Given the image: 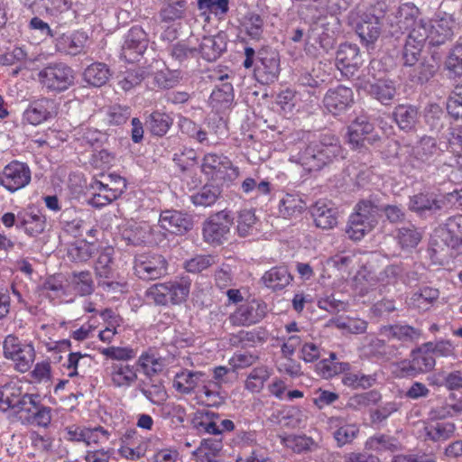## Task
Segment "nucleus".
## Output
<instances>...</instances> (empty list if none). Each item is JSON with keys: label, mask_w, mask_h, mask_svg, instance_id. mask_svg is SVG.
Here are the masks:
<instances>
[{"label": "nucleus", "mask_w": 462, "mask_h": 462, "mask_svg": "<svg viewBox=\"0 0 462 462\" xmlns=\"http://www.w3.org/2000/svg\"><path fill=\"white\" fill-rule=\"evenodd\" d=\"M344 157L339 139L326 134L310 141L296 154L291 155L290 160L308 171H317Z\"/></svg>", "instance_id": "nucleus-1"}, {"label": "nucleus", "mask_w": 462, "mask_h": 462, "mask_svg": "<svg viewBox=\"0 0 462 462\" xmlns=\"http://www.w3.org/2000/svg\"><path fill=\"white\" fill-rule=\"evenodd\" d=\"M344 157L339 139L326 134L310 141L296 154L291 155L290 160L308 171H317Z\"/></svg>", "instance_id": "nucleus-2"}, {"label": "nucleus", "mask_w": 462, "mask_h": 462, "mask_svg": "<svg viewBox=\"0 0 462 462\" xmlns=\"http://www.w3.org/2000/svg\"><path fill=\"white\" fill-rule=\"evenodd\" d=\"M191 281L188 277H175L150 286L145 291L148 302L155 306L170 307L186 301L190 291Z\"/></svg>", "instance_id": "nucleus-3"}, {"label": "nucleus", "mask_w": 462, "mask_h": 462, "mask_svg": "<svg viewBox=\"0 0 462 462\" xmlns=\"http://www.w3.org/2000/svg\"><path fill=\"white\" fill-rule=\"evenodd\" d=\"M379 208L369 199L359 201L350 214L346 234L353 241H360L370 233L377 223Z\"/></svg>", "instance_id": "nucleus-4"}, {"label": "nucleus", "mask_w": 462, "mask_h": 462, "mask_svg": "<svg viewBox=\"0 0 462 462\" xmlns=\"http://www.w3.org/2000/svg\"><path fill=\"white\" fill-rule=\"evenodd\" d=\"M38 81L46 92L61 93L75 81V72L64 62H51L38 72Z\"/></svg>", "instance_id": "nucleus-5"}, {"label": "nucleus", "mask_w": 462, "mask_h": 462, "mask_svg": "<svg viewBox=\"0 0 462 462\" xmlns=\"http://www.w3.org/2000/svg\"><path fill=\"white\" fill-rule=\"evenodd\" d=\"M3 355L5 358L14 363V369L20 373L29 371L35 360L33 345L21 340L13 334L6 336L4 339Z\"/></svg>", "instance_id": "nucleus-6"}, {"label": "nucleus", "mask_w": 462, "mask_h": 462, "mask_svg": "<svg viewBox=\"0 0 462 462\" xmlns=\"http://www.w3.org/2000/svg\"><path fill=\"white\" fill-rule=\"evenodd\" d=\"M166 259L157 254L143 253L135 255L134 261V274L143 281L156 280L167 273Z\"/></svg>", "instance_id": "nucleus-7"}, {"label": "nucleus", "mask_w": 462, "mask_h": 462, "mask_svg": "<svg viewBox=\"0 0 462 462\" xmlns=\"http://www.w3.org/2000/svg\"><path fill=\"white\" fill-rule=\"evenodd\" d=\"M151 439L138 433L135 429H126L119 437L118 454L127 460L143 458L150 446Z\"/></svg>", "instance_id": "nucleus-8"}, {"label": "nucleus", "mask_w": 462, "mask_h": 462, "mask_svg": "<svg viewBox=\"0 0 462 462\" xmlns=\"http://www.w3.org/2000/svg\"><path fill=\"white\" fill-rule=\"evenodd\" d=\"M231 225L232 219L228 213L219 211L203 224L204 240L210 245H222L228 238Z\"/></svg>", "instance_id": "nucleus-9"}, {"label": "nucleus", "mask_w": 462, "mask_h": 462, "mask_svg": "<svg viewBox=\"0 0 462 462\" xmlns=\"http://www.w3.org/2000/svg\"><path fill=\"white\" fill-rule=\"evenodd\" d=\"M280 56L273 50L263 49L258 52L254 75L262 84L274 82L280 74Z\"/></svg>", "instance_id": "nucleus-10"}, {"label": "nucleus", "mask_w": 462, "mask_h": 462, "mask_svg": "<svg viewBox=\"0 0 462 462\" xmlns=\"http://www.w3.org/2000/svg\"><path fill=\"white\" fill-rule=\"evenodd\" d=\"M31 181V170L26 163L13 161L0 174V183L10 192H15L26 187Z\"/></svg>", "instance_id": "nucleus-11"}, {"label": "nucleus", "mask_w": 462, "mask_h": 462, "mask_svg": "<svg viewBox=\"0 0 462 462\" xmlns=\"http://www.w3.org/2000/svg\"><path fill=\"white\" fill-rule=\"evenodd\" d=\"M148 46L146 32L139 26L132 27L125 35L121 56L127 62H135L143 56Z\"/></svg>", "instance_id": "nucleus-12"}, {"label": "nucleus", "mask_w": 462, "mask_h": 462, "mask_svg": "<svg viewBox=\"0 0 462 462\" xmlns=\"http://www.w3.org/2000/svg\"><path fill=\"white\" fill-rule=\"evenodd\" d=\"M266 312V304L254 300L241 304L229 316V321L233 326H250L263 319Z\"/></svg>", "instance_id": "nucleus-13"}, {"label": "nucleus", "mask_w": 462, "mask_h": 462, "mask_svg": "<svg viewBox=\"0 0 462 462\" xmlns=\"http://www.w3.org/2000/svg\"><path fill=\"white\" fill-rule=\"evenodd\" d=\"M442 152L433 137L423 136L411 148V163L415 168H421L425 164L435 162Z\"/></svg>", "instance_id": "nucleus-14"}, {"label": "nucleus", "mask_w": 462, "mask_h": 462, "mask_svg": "<svg viewBox=\"0 0 462 462\" xmlns=\"http://www.w3.org/2000/svg\"><path fill=\"white\" fill-rule=\"evenodd\" d=\"M354 103V93L350 88L338 86L330 88L323 98L326 109L334 116L344 113Z\"/></svg>", "instance_id": "nucleus-15"}, {"label": "nucleus", "mask_w": 462, "mask_h": 462, "mask_svg": "<svg viewBox=\"0 0 462 462\" xmlns=\"http://www.w3.org/2000/svg\"><path fill=\"white\" fill-rule=\"evenodd\" d=\"M114 254V248L106 246L98 252V255L95 261V274L98 284L102 287L112 288L114 285V282L111 281L115 277Z\"/></svg>", "instance_id": "nucleus-16"}, {"label": "nucleus", "mask_w": 462, "mask_h": 462, "mask_svg": "<svg viewBox=\"0 0 462 462\" xmlns=\"http://www.w3.org/2000/svg\"><path fill=\"white\" fill-rule=\"evenodd\" d=\"M46 226V217L35 207H27L18 211V228L32 237L41 235Z\"/></svg>", "instance_id": "nucleus-17"}, {"label": "nucleus", "mask_w": 462, "mask_h": 462, "mask_svg": "<svg viewBox=\"0 0 462 462\" xmlns=\"http://www.w3.org/2000/svg\"><path fill=\"white\" fill-rule=\"evenodd\" d=\"M106 372L111 384L116 388H130L138 379L137 368L128 363H112Z\"/></svg>", "instance_id": "nucleus-18"}, {"label": "nucleus", "mask_w": 462, "mask_h": 462, "mask_svg": "<svg viewBox=\"0 0 462 462\" xmlns=\"http://www.w3.org/2000/svg\"><path fill=\"white\" fill-rule=\"evenodd\" d=\"M362 63L359 48L356 44L343 43L339 46L337 51L336 64L342 73L353 75Z\"/></svg>", "instance_id": "nucleus-19"}, {"label": "nucleus", "mask_w": 462, "mask_h": 462, "mask_svg": "<svg viewBox=\"0 0 462 462\" xmlns=\"http://www.w3.org/2000/svg\"><path fill=\"white\" fill-rule=\"evenodd\" d=\"M226 49V36L217 33L212 36H204L199 40L197 55L208 62L216 61Z\"/></svg>", "instance_id": "nucleus-20"}, {"label": "nucleus", "mask_w": 462, "mask_h": 462, "mask_svg": "<svg viewBox=\"0 0 462 462\" xmlns=\"http://www.w3.org/2000/svg\"><path fill=\"white\" fill-rule=\"evenodd\" d=\"M328 423L337 445L340 448L350 444L359 433V427L355 423H347L343 417H331Z\"/></svg>", "instance_id": "nucleus-21"}, {"label": "nucleus", "mask_w": 462, "mask_h": 462, "mask_svg": "<svg viewBox=\"0 0 462 462\" xmlns=\"http://www.w3.org/2000/svg\"><path fill=\"white\" fill-rule=\"evenodd\" d=\"M202 171L209 175L211 177L214 174L218 172L222 173L227 170L231 172L228 174L230 179L236 178L239 175V169L236 166H234L231 161L224 155H219L217 153H208L203 158V162L201 165Z\"/></svg>", "instance_id": "nucleus-22"}, {"label": "nucleus", "mask_w": 462, "mask_h": 462, "mask_svg": "<svg viewBox=\"0 0 462 462\" xmlns=\"http://www.w3.org/2000/svg\"><path fill=\"white\" fill-rule=\"evenodd\" d=\"M159 224L162 229L175 235L183 234L192 226L188 216L177 210L162 211L160 215Z\"/></svg>", "instance_id": "nucleus-23"}, {"label": "nucleus", "mask_w": 462, "mask_h": 462, "mask_svg": "<svg viewBox=\"0 0 462 462\" xmlns=\"http://www.w3.org/2000/svg\"><path fill=\"white\" fill-rule=\"evenodd\" d=\"M88 36L85 32L76 31L70 34H62L56 39V50L68 55H78L84 51Z\"/></svg>", "instance_id": "nucleus-24"}, {"label": "nucleus", "mask_w": 462, "mask_h": 462, "mask_svg": "<svg viewBox=\"0 0 462 462\" xmlns=\"http://www.w3.org/2000/svg\"><path fill=\"white\" fill-rule=\"evenodd\" d=\"M207 379L206 374L202 371L184 369L174 376L173 387L182 394H189L199 383H207Z\"/></svg>", "instance_id": "nucleus-25"}, {"label": "nucleus", "mask_w": 462, "mask_h": 462, "mask_svg": "<svg viewBox=\"0 0 462 462\" xmlns=\"http://www.w3.org/2000/svg\"><path fill=\"white\" fill-rule=\"evenodd\" d=\"M373 130L374 126L366 116H361L356 117L348 127L349 143L354 147L363 145L365 141L373 143L376 140L374 136H370Z\"/></svg>", "instance_id": "nucleus-26"}, {"label": "nucleus", "mask_w": 462, "mask_h": 462, "mask_svg": "<svg viewBox=\"0 0 462 462\" xmlns=\"http://www.w3.org/2000/svg\"><path fill=\"white\" fill-rule=\"evenodd\" d=\"M382 22L372 14H365L357 24L356 32L367 47L373 45L381 34Z\"/></svg>", "instance_id": "nucleus-27"}, {"label": "nucleus", "mask_w": 462, "mask_h": 462, "mask_svg": "<svg viewBox=\"0 0 462 462\" xmlns=\"http://www.w3.org/2000/svg\"><path fill=\"white\" fill-rule=\"evenodd\" d=\"M52 109V100L49 98L36 100L24 111L23 120L32 125H38L51 116Z\"/></svg>", "instance_id": "nucleus-28"}, {"label": "nucleus", "mask_w": 462, "mask_h": 462, "mask_svg": "<svg viewBox=\"0 0 462 462\" xmlns=\"http://www.w3.org/2000/svg\"><path fill=\"white\" fill-rule=\"evenodd\" d=\"M316 226L322 229H331L337 224V212L325 201H318L311 208Z\"/></svg>", "instance_id": "nucleus-29"}, {"label": "nucleus", "mask_w": 462, "mask_h": 462, "mask_svg": "<svg viewBox=\"0 0 462 462\" xmlns=\"http://www.w3.org/2000/svg\"><path fill=\"white\" fill-rule=\"evenodd\" d=\"M439 297V291L436 288L422 287L414 291L408 300V305L419 311L429 310Z\"/></svg>", "instance_id": "nucleus-30"}, {"label": "nucleus", "mask_w": 462, "mask_h": 462, "mask_svg": "<svg viewBox=\"0 0 462 462\" xmlns=\"http://www.w3.org/2000/svg\"><path fill=\"white\" fill-rule=\"evenodd\" d=\"M266 341V334L263 330L255 328L252 330H240L229 336V343L236 347H254Z\"/></svg>", "instance_id": "nucleus-31"}, {"label": "nucleus", "mask_w": 462, "mask_h": 462, "mask_svg": "<svg viewBox=\"0 0 462 462\" xmlns=\"http://www.w3.org/2000/svg\"><path fill=\"white\" fill-rule=\"evenodd\" d=\"M368 92L382 105L388 106L391 105L394 99L397 90L392 80L380 79L369 85Z\"/></svg>", "instance_id": "nucleus-32"}, {"label": "nucleus", "mask_w": 462, "mask_h": 462, "mask_svg": "<svg viewBox=\"0 0 462 462\" xmlns=\"http://www.w3.org/2000/svg\"><path fill=\"white\" fill-rule=\"evenodd\" d=\"M223 448L221 439H204L194 452L198 462H218Z\"/></svg>", "instance_id": "nucleus-33"}, {"label": "nucleus", "mask_w": 462, "mask_h": 462, "mask_svg": "<svg viewBox=\"0 0 462 462\" xmlns=\"http://www.w3.org/2000/svg\"><path fill=\"white\" fill-rule=\"evenodd\" d=\"M262 279L266 287L277 291L289 285L292 278L287 267L276 266L267 271Z\"/></svg>", "instance_id": "nucleus-34"}, {"label": "nucleus", "mask_w": 462, "mask_h": 462, "mask_svg": "<svg viewBox=\"0 0 462 462\" xmlns=\"http://www.w3.org/2000/svg\"><path fill=\"white\" fill-rule=\"evenodd\" d=\"M136 365L148 378L161 373L164 366L163 360L152 350L143 352L138 357Z\"/></svg>", "instance_id": "nucleus-35"}, {"label": "nucleus", "mask_w": 462, "mask_h": 462, "mask_svg": "<svg viewBox=\"0 0 462 462\" xmlns=\"http://www.w3.org/2000/svg\"><path fill=\"white\" fill-rule=\"evenodd\" d=\"M456 425L449 421H431L424 427L426 437L432 441H445L451 438Z\"/></svg>", "instance_id": "nucleus-36"}, {"label": "nucleus", "mask_w": 462, "mask_h": 462, "mask_svg": "<svg viewBox=\"0 0 462 462\" xmlns=\"http://www.w3.org/2000/svg\"><path fill=\"white\" fill-rule=\"evenodd\" d=\"M42 293L54 302H61L69 295V285L57 276L48 278L42 286Z\"/></svg>", "instance_id": "nucleus-37"}, {"label": "nucleus", "mask_w": 462, "mask_h": 462, "mask_svg": "<svg viewBox=\"0 0 462 462\" xmlns=\"http://www.w3.org/2000/svg\"><path fill=\"white\" fill-rule=\"evenodd\" d=\"M271 377V369L264 365L253 368L245 381V389L254 393H260Z\"/></svg>", "instance_id": "nucleus-38"}, {"label": "nucleus", "mask_w": 462, "mask_h": 462, "mask_svg": "<svg viewBox=\"0 0 462 462\" xmlns=\"http://www.w3.org/2000/svg\"><path fill=\"white\" fill-rule=\"evenodd\" d=\"M365 448L377 453L385 451L394 452L400 448V443L393 436L375 434L366 439Z\"/></svg>", "instance_id": "nucleus-39"}, {"label": "nucleus", "mask_w": 462, "mask_h": 462, "mask_svg": "<svg viewBox=\"0 0 462 462\" xmlns=\"http://www.w3.org/2000/svg\"><path fill=\"white\" fill-rule=\"evenodd\" d=\"M393 116L402 130L410 131L417 123L418 109L411 105H399L394 109Z\"/></svg>", "instance_id": "nucleus-40"}, {"label": "nucleus", "mask_w": 462, "mask_h": 462, "mask_svg": "<svg viewBox=\"0 0 462 462\" xmlns=\"http://www.w3.org/2000/svg\"><path fill=\"white\" fill-rule=\"evenodd\" d=\"M110 69L106 64L95 62L88 66L83 73L84 80L94 87H101L106 83Z\"/></svg>", "instance_id": "nucleus-41"}, {"label": "nucleus", "mask_w": 462, "mask_h": 462, "mask_svg": "<svg viewBox=\"0 0 462 462\" xmlns=\"http://www.w3.org/2000/svg\"><path fill=\"white\" fill-rule=\"evenodd\" d=\"M453 35L450 22L447 19L430 21V43L431 45H441Z\"/></svg>", "instance_id": "nucleus-42"}, {"label": "nucleus", "mask_w": 462, "mask_h": 462, "mask_svg": "<svg viewBox=\"0 0 462 462\" xmlns=\"http://www.w3.org/2000/svg\"><path fill=\"white\" fill-rule=\"evenodd\" d=\"M80 296L89 295L94 291V281L89 271L74 272L69 282V288Z\"/></svg>", "instance_id": "nucleus-43"}, {"label": "nucleus", "mask_w": 462, "mask_h": 462, "mask_svg": "<svg viewBox=\"0 0 462 462\" xmlns=\"http://www.w3.org/2000/svg\"><path fill=\"white\" fill-rule=\"evenodd\" d=\"M409 208L419 213L435 211L441 208V203L432 193H419L411 197Z\"/></svg>", "instance_id": "nucleus-44"}, {"label": "nucleus", "mask_w": 462, "mask_h": 462, "mask_svg": "<svg viewBox=\"0 0 462 462\" xmlns=\"http://www.w3.org/2000/svg\"><path fill=\"white\" fill-rule=\"evenodd\" d=\"M91 363L92 357L89 355L72 352L69 355L64 366L69 370L68 375L74 377L85 374L87 369L90 367Z\"/></svg>", "instance_id": "nucleus-45"}, {"label": "nucleus", "mask_w": 462, "mask_h": 462, "mask_svg": "<svg viewBox=\"0 0 462 462\" xmlns=\"http://www.w3.org/2000/svg\"><path fill=\"white\" fill-rule=\"evenodd\" d=\"M411 357L416 374L430 372L436 364L435 357L425 347V344L421 347L413 350Z\"/></svg>", "instance_id": "nucleus-46"}, {"label": "nucleus", "mask_w": 462, "mask_h": 462, "mask_svg": "<svg viewBox=\"0 0 462 462\" xmlns=\"http://www.w3.org/2000/svg\"><path fill=\"white\" fill-rule=\"evenodd\" d=\"M281 442L295 453L311 451L318 447L314 439L306 435L281 436Z\"/></svg>", "instance_id": "nucleus-47"}, {"label": "nucleus", "mask_w": 462, "mask_h": 462, "mask_svg": "<svg viewBox=\"0 0 462 462\" xmlns=\"http://www.w3.org/2000/svg\"><path fill=\"white\" fill-rule=\"evenodd\" d=\"M418 14L417 7L411 3H406L402 5L395 15H394V23L400 31H408L412 24L417 21L416 17ZM392 26H393V22L392 21Z\"/></svg>", "instance_id": "nucleus-48"}, {"label": "nucleus", "mask_w": 462, "mask_h": 462, "mask_svg": "<svg viewBox=\"0 0 462 462\" xmlns=\"http://www.w3.org/2000/svg\"><path fill=\"white\" fill-rule=\"evenodd\" d=\"M383 334L390 338L402 341H412L419 339L421 332L408 325H392L383 328Z\"/></svg>", "instance_id": "nucleus-49"}, {"label": "nucleus", "mask_w": 462, "mask_h": 462, "mask_svg": "<svg viewBox=\"0 0 462 462\" xmlns=\"http://www.w3.org/2000/svg\"><path fill=\"white\" fill-rule=\"evenodd\" d=\"M305 208V203L297 195L286 194L279 202V212L284 218L299 216Z\"/></svg>", "instance_id": "nucleus-50"}, {"label": "nucleus", "mask_w": 462, "mask_h": 462, "mask_svg": "<svg viewBox=\"0 0 462 462\" xmlns=\"http://www.w3.org/2000/svg\"><path fill=\"white\" fill-rule=\"evenodd\" d=\"M263 18L255 13H248L243 18L241 26L245 33L253 40H260L263 32Z\"/></svg>", "instance_id": "nucleus-51"}, {"label": "nucleus", "mask_w": 462, "mask_h": 462, "mask_svg": "<svg viewBox=\"0 0 462 462\" xmlns=\"http://www.w3.org/2000/svg\"><path fill=\"white\" fill-rule=\"evenodd\" d=\"M219 195L220 189L217 186L205 185L192 195L191 201L195 206L210 207L216 203Z\"/></svg>", "instance_id": "nucleus-52"}, {"label": "nucleus", "mask_w": 462, "mask_h": 462, "mask_svg": "<svg viewBox=\"0 0 462 462\" xmlns=\"http://www.w3.org/2000/svg\"><path fill=\"white\" fill-rule=\"evenodd\" d=\"M447 149L451 156L448 161H445V163L450 167L462 169V136L452 132L448 138Z\"/></svg>", "instance_id": "nucleus-53"}, {"label": "nucleus", "mask_w": 462, "mask_h": 462, "mask_svg": "<svg viewBox=\"0 0 462 462\" xmlns=\"http://www.w3.org/2000/svg\"><path fill=\"white\" fill-rule=\"evenodd\" d=\"M152 227L146 222L134 223L125 231V236L133 245L146 243L151 236Z\"/></svg>", "instance_id": "nucleus-54"}, {"label": "nucleus", "mask_w": 462, "mask_h": 462, "mask_svg": "<svg viewBox=\"0 0 462 462\" xmlns=\"http://www.w3.org/2000/svg\"><path fill=\"white\" fill-rule=\"evenodd\" d=\"M100 354L116 363H127L137 356V350L130 346H108L100 349Z\"/></svg>", "instance_id": "nucleus-55"}, {"label": "nucleus", "mask_w": 462, "mask_h": 462, "mask_svg": "<svg viewBox=\"0 0 462 462\" xmlns=\"http://www.w3.org/2000/svg\"><path fill=\"white\" fill-rule=\"evenodd\" d=\"M148 124L152 134L162 136L170 129L172 120L169 115L154 111L150 115Z\"/></svg>", "instance_id": "nucleus-56"}, {"label": "nucleus", "mask_w": 462, "mask_h": 462, "mask_svg": "<svg viewBox=\"0 0 462 462\" xmlns=\"http://www.w3.org/2000/svg\"><path fill=\"white\" fill-rule=\"evenodd\" d=\"M40 403V398L37 394L24 393L17 406L14 408L19 419L25 423L32 416L34 410Z\"/></svg>", "instance_id": "nucleus-57"}, {"label": "nucleus", "mask_w": 462, "mask_h": 462, "mask_svg": "<svg viewBox=\"0 0 462 462\" xmlns=\"http://www.w3.org/2000/svg\"><path fill=\"white\" fill-rule=\"evenodd\" d=\"M337 328L346 330L352 334H362L367 328V322L364 319L351 317H337L331 320Z\"/></svg>", "instance_id": "nucleus-58"}, {"label": "nucleus", "mask_w": 462, "mask_h": 462, "mask_svg": "<svg viewBox=\"0 0 462 462\" xmlns=\"http://www.w3.org/2000/svg\"><path fill=\"white\" fill-rule=\"evenodd\" d=\"M445 69L450 77L462 76V44H457L445 60Z\"/></svg>", "instance_id": "nucleus-59"}, {"label": "nucleus", "mask_w": 462, "mask_h": 462, "mask_svg": "<svg viewBox=\"0 0 462 462\" xmlns=\"http://www.w3.org/2000/svg\"><path fill=\"white\" fill-rule=\"evenodd\" d=\"M233 87L231 84H223L221 88L213 90L209 101L214 107L227 106L233 100Z\"/></svg>", "instance_id": "nucleus-60"}, {"label": "nucleus", "mask_w": 462, "mask_h": 462, "mask_svg": "<svg viewBox=\"0 0 462 462\" xmlns=\"http://www.w3.org/2000/svg\"><path fill=\"white\" fill-rule=\"evenodd\" d=\"M186 10V3L182 0H177L173 3L165 5L160 12V17L162 22L171 23L180 19Z\"/></svg>", "instance_id": "nucleus-61"}, {"label": "nucleus", "mask_w": 462, "mask_h": 462, "mask_svg": "<svg viewBox=\"0 0 462 462\" xmlns=\"http://www.w3.org/2000/svg\"><path fill=\"white\" fill-rule=\"evenodd\" d=\"M446 233L450 237L448 245L456 247L462 244V215L448 218L446 224Z\"/></svg>", "instance_id": "nucleus-62"}, {"label": "nucleus", "mask_w": 462, "mask_h": 462, "mask_svg": "<svg viewBox=\"0 0 462 462\" xmlns=\"http://www.w3.org/2000/svg\"><path fill=\"white\" fill-rule=\"evenodd\" d=\"M397 238L402 248H412L419 244L421 235L413 226H408L399 229Z\"/></svg>", "instance_id": "nucleus-63"}, {"label": "nucleus", "mask_w": 462, "mask_h": 462, "mask_svg": "<svg viewBox=\"0 0 462 462\" xmlns=\"http://www.w3.org/2000/svg\"><path fill=\"white\" fill-rule=\"evenodd\" d=\"M447 110L455 119H462V83L457 85L448 97Z\"/></svg>", "instance_id": "nucleus-64"}]
</instances>
